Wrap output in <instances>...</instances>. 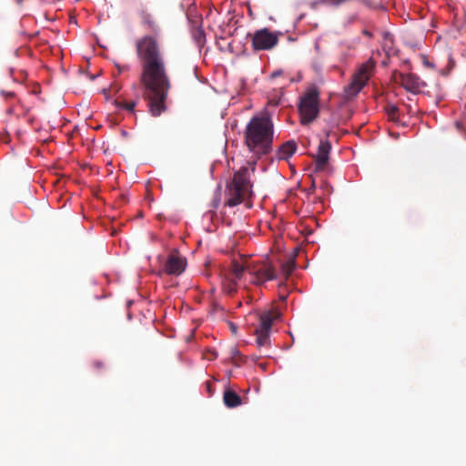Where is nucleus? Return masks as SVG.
<instances>
[{
    "label": "nucleus",
    "instance_id": "f257e3e1",
    "mask_svg": "<svg viewBox=\"0 0 466 466\" xmlns=\"http://www.w3.org/2000/svg\"><path fill=\"white\" fill-rule=\"evenodd\" d=\"M136 53L141 65L140 83L143 96L154 116L166 111V101L171 87L166 62L155 35H144L136 42Z\"/></svg>",
    "mask_w": 466,
    "mask_h": 466
},
{
    "label": "nucleus",
    "instance_id": "f03ea898",
    "mask_svg": "<svg viewBox=\"0 0 466 466\" xmlns=\"http://www.w3.org/2000/svg\"><path fill=\"white\" fill-rule=\"evenodd\" d=\"M274 127L268 116H254L245 130V142L258 157L272 150Z\"/></svg>",
    "mask_w": 466,
    "mask_h": 466
},
{
    "label": "nucleus",
    "instance_id": "7ed1b4c3",
    "mask_svg": "<svg viewBox=\"0 0 466 466\" xmlns=\"http://www.w3.org/2000/svg\"><path fill=\"white\" fill-rule=\"evenodd\" d=\"M256 164V160L248 161L246 166L234 173L231 182L226 187V206L236 207L251 198L253 192L250 174L255 172Z\"/></svg>",
    "mask_w": 466,
    "mask_h": 466
},
{
    "label": "nucleus",
    "instance_id": "20e7f679",
    "mask_svg": "<svg viewBox=\"0 0 466 466\" xmlns=\"http://www.w3.org/2000/svg\"><path fill=\"white\" fill-rule=\"evenodd\" d=\"M298 110L301 125L312 123L319 114V90L316 86H309L299 97Z\"/></svg>",
    "mask_w": 466,
    "mask_h": 466
},
{
    "label": "nucleus",
    "instance_id": "39448f33",
    "mask_svg": "<svg viewBox=\"0 0 466 466\" xmlns=\"http://www.w3.org/2000/svg\"><path fill=\"white\" fill-rule=\"evenodd\" d=\"M375 67L376 61L373 58H370L360 66L353 75L350 84L345 87L348 97H353L360 92L373 75Z\"/></svg>",
    "mask_w": 466,
    "mask_h": 466
},
{
    "label": "nucleus",
    "instance_id": "423d86ee",
    "mask_svg": "<svg viewBox=\"0 0 466 466\" xmlns=\"http://www.w3.org/2000/svg\"><path fill=\"white\" fill-rule=\"evenodd\" d=\"M248 268L252 276L251 282L256 285H260L277 278V271L268 259L248 265Z\"/></svg>",
    "mask_w": 466,
    "mask_h": 466
},
{
    "label": "nucleus",
    "instance_id": "0eeeda50",
    "mask_svg": "<svg viewBox=\"0 0 466 466\" xmlns=\"http://www.w3.org/2000/svg\"><path fill=\"white\" fill-rule=\"evenodd\" d=\"M279 38L268 28L257 30L252 35V47L256 51L269 50L278 44Z\"/></svg>",
    "mask_w": 466,
    "mask_h": 466
},
{
    "label": "nucleus",
    "instance_id": "6e6552de",
    "mask_svg": "<svg viewBox=\"0 0 466 466\" xmlns=\"http://www.w3.org/2000/svg\"><path fill=\"white\" fill-rule=\"evenodd\" d=\"M187 266L186 258L181 256L177 250H173L167 256L164 265V271L167 275L178 276L184 272Z\"/></svg>",
    "mask_w": 466,
    "mask_h": 466
},
{
    "label": "nucleus",
    "instance_id": "1a4fd4ad",
    "mask_svg": "<svg viewBox=\"0 0 466 466\" xmlns=\"http://www.w3.org/2000/svg\"><path fill=\"white\" fill-rule=\"evenodd\" d=\"M401 86L409 92L418 94L422 91V88L426 86V83L422 81L417 75L400 74V75Z\"/></svg>",
    "mask_w": 466,
    "mask_h": 466
},
{
    "label": "nucleus",
    "instance_id": "9d476101",
    "mask_svg": "<svg viewBox=\"0 0 466 466\" xmlns=\"http://www.w3.org/2000/svg\"><path fill=\"white\" fill-rule=\"evenodd\" d=\"M331 150L330 142L326 140H320V143L318 147V152L314 156L315 160V169L318 172L323 171L328 164L329 152Z\"/></svg>",
    "mask_w": 466,
    "mask_h": 466
},
{
    "label": "nucleus",
    "instance_id": "9b49d317",
    "mask_svg": "<svg viewBox=\"0 0 466 466\" xmlns=\"http://www.w3.org/2000/svg\"><path fill=\"white\" fill-rule=\"evenodd\" d=\"M277 318L278 313L273 314L270 311L260 314L259 324L255 330L259 332L270 333L273 321Z\"/></svg>",
    "mask_w": 466,
    "mask_h": 466
},
{
    "label": "nucleus",
    "instance_id": "f8f14e48",
    "mask_svg": "<svg viewBox=\"0 0 466 466\" xmlns=\"http://www.w3.org/2000/svg\"><path fill=\"white\" fill-rule=\"evenodd\" d=\"M297 150V144L294 140H289L282 144L276 152L279 160H287L294 155Z\"/></svg>",
    "mask_w": 466,
    "mask_h": 466
},
{
    "label": "nucleus",
    "instance_id": "ddd939ff",
    "mask_svg": "<svg viewBox=\"0 0 466 466\" xmlns=\"http://www.w3.org/2000/svg\"><path fill=\"white\" fill-rule=\"evenodd\" d=\"M223 402L228 408H236L242 403L241 397L233 390L226 389L223 392Z\"/></svg>",
    "mask_w": 466,
    "mask_h": 466
},
{
    "label": "nucleus",
    "instance_id": "4468645a",
    "mask_svg": "<svg viewBox=\"0 0 466 466\" xmlns=\"http://www.w3.org/2000/svg\"><path fill=\"white\" fill-rule=\"evenodd\" d=\"M245 270H248V266L244 267L237 261L231 263V273L235 279H240Z\"/></svg>",
    "mask_w": 466,
    "mask_h": 466
},
{
    "label": "nucleus",
    "instance_id": "2eb2a0df",
    "mask_svg": "<svg viewBox=\"0 0 466 466\" xmlns=\"http://www.w3.org/2000/svg\"><path fill=\"white\" fill-rule=\"evenodd\" d=\"M257 336V343L258 347H268L270 344L269 333L259 332L255 330Z\"/></svg>",
    "mask_w": 466,
    "mask_h": 466
},
{
    "label": "nucleus",
    "instance_id": "dca6fc26",
    "mask_svg": "<svg viewBox=\"0 0 466 466\" xmlns=\"http://www.w3.org/2000/svg\"><path fill=\"white\" fill-rule=\"evenodd\" d=\"M192 35L198 46L201 48L206 42V35L204 31L201 29H196L193 31Z\"/></svg>",
    "mask_w": 466,
    "mask_h": 466
},
{
    "label": "nucleus",
    "instance_id": "f3484780",
    "mask_svg": "<svg viewBox=\"0 0 466 466\" xmlns=\"http://www.w3.org/2000/svg\"><path fill=\"white\" fill-rule=\"evenodd\" d=\"M118 108L126 109L128 112H134L137 106V100L127 102V101H116Z\"/></svg>",
    "mask_w": 466,
    "mask_h": 466
},
{
    "label": "nucleus",
    "instance_id": "a211bd4d",
    "mask_svg": "<svg viewBox=\"0 0 466 466\" xmlns=\"http://www.w3.org/2000/svg\"><path fill=\"white\" fill-rule=\"evenodd\" d=\"M143 25H146L149 30H152L155 33H157L158 30V27H157L156 22L148 15H144Z\"/></svg>",
    "mask_w": 466,
    "mask_h": 466
},
{
    "label": "nucleus",
    "instance_id": "6ab92c4d",
    "mask_svg": "<svg viewBox=\"0 0 466 466\" xmlns=\"http://www.w3.org/2000/svg\"><path fill=\"white\" fill-rule=\"evenodd\" d=\"M385 109H386V113H387L388 116L390 118V120L397 122L398 121L397 114H398L399 108L395 105H388Z\"/></svg>",
    "mask_w": 466,
    "mask_h": 466
},
{
    "label": "nucleus",
    "instance_id": "aec40b11",
    "mask_svg": "<svg viewBox=\"0 0 466 466\" xmlns=\"http://www.w3.org/2000/svg\"><path fill=\"white\" fill-rule=\"evenodd\" d=\"M295 268V261L294 260H288L282 265V271L286 275V278H288L292 271Z\"/></svg>",
    "mask_w": 466,
    "mask_h": 466
},
{
    "label": "nucleus",
    "instance_id": "412c9836",
    "mask_svg": "<svg viewBox=\"0 0 466 466\" xmlns=\"http://www.w3.org/2000/svg\"><path fill=\"white\" fill-rule=\"evenodd\" d=\"M382 36L385 41V44H384L385 46H389L390 45H391L393 43V36L390 33L383 32Z\"/></svg>",
    "mask_w": 466,
    "mask_h": 466
},
{
    "label": "nucleus",
    "instance_id": "4be33fe9",
    "mask_svg": "<svg viewBox=\"0 0 466 466\" xmlns=\"http://www.w3.org/2000/svg\"><path fill=\"white\" fill-rule=\"evenodd\" d=\"M0 94L5 100L13 99L16 96L15 93L13 91L1 90Z\"/></svg>",
    "mask_w": 466,
    "mask_h": 466
},
{
    "label": "nucleus",
    "instance_id": "5701e85b",
    "mask_svg": "<svg viewBox=\"0 0 466 466\" xmlns=\"http://www.w3.org/2000/svg\"><path fill=\"white\" fill-rule=\"evenodd\" d=\"M93 367L96 370H103L105 368V363L102 360H95L93 362Z\"/></svg>",
    "mask_w": 466,
    "mask_h": 466
},
{
    "label": "nucleus",
    "instance_id": "b1692460",
    "mask_svg": "<svg viewBox=\"0 0 466 466\" xmlns=\"http://www.w3.org/2000/svg\"><path fill=\"white\" fill-rule=\"evenodd\" d=\"M231 358L236 361L237 357L241 358V355L237 348H232L230 350Z\"/></svg>",
    "mask_w": 466,
    "mask_h": 466
},
{
    "label": "nucleus",
    "instance_id": "393cba45",
    "mask_svg": "<svg viewBox=\"0 0 466 466\" xmlns=\"http://www.w3.org/2000/svg\"><path fill=\"white\" fill-rule=\"evenodd\" d=\"M284 289V285L279 286V299L283 301L287 299L288 295L282 290Z\"/></svg>",
    "mask_w": 466,
    "mask_h": 466
},
{
    "label": "nucleus",
    "instance_id": "a878e982",
    "mask_svg": "<svg viewBox=\"0 0 466 466\" xmlns=\"http://www.w3.org/2000/svg\"><path fill=\"white\" fill-rule=\"evenodd\" d=\"M206 359L211 360L217 358V353L214 350L208 351V353L205 356Z\"/></svg>",
    "mask_w": 466,
    "mask_h": 466
},
{
    "label": "nucleus",
    "instance_id": "bb28decb",
    "mask_svg": "<svg viewBox=\"0 0 466 466\" xmlns=\"http://www.w3.org/2000/svg\"><path fill=\"white\" fill-rule=\"evenodd\" d=\"M423 64L428 67H434L433 64L431 63L426 57L423 59Z\"/></svg>",
    "mask_w": 466,
    "mask_h": 466
},
{
    "label": "nucleus",
    "instance_id": "cd10ccee",
    "mask_svg": "<svg viewBox=\"0 0 466 466\" xmlns=\"http://www.w3.org/2000/svg\"><path fill=\"white\" fill-rule=\"evenodd\" d=\"M362 33H363L364 35H366V36H368L370 38H371L373 36L372 33L370 32L369 30L365 29V30L362 31Z\"/></svg>",
    "mask_w": 466,
    "mask_h": 466
},
{
    "label": "nucleus",
    "instance_id": "c85d7f7f",
    "mask_svg": "<svg viewBox=\"0 0 466 466\" xmlns=\"http://www.w3.org/2000/svg\"><path fill=\"white\" fill-rule=\"evenodd\" d=\"M117 67H118V71H119V73H121V72H122V71H124V70L128 69V66H117Z\"/></svg>",
    "mask_w": 466,
    "mask_h": 466
},
{
    "label": "nucleus",
    "instance_id": "c756f323",
    "mask_svg": "<svg viewBox=\"0 0 466 466\" xmlns=\"http://www.w3.org/2000/svg\"><path fill=\"white\" fill-rule=\"evenodd\" d=\"M329 136H330V131H328V132L326 133V137H327V138H328Z\"/></svg>",
    "mask_w": 466,
    "mask_h": 466
},
{
    "label": "nucleus",
    "instance_id": "7c9ffc66",
    "mask_svg": "<svg viewBox=\"0 0 466 466\" xmlns=\"http://www.w3.org/2000/svg\"><path fill=\"white\" fill-rule=\"evenodd\" d=\"M18 53H19V49H16V50L15 51V56H18Z\"/></svg>",
    "mask_w": 466,
    "mask_h": 466
},
{
    "label": "nucleus",
    "instance_id": "2f4dec72",
    "mask_svg": "<svg viewBox=\"0 0 466 466\" xmlns=\"http://www.w3.org/2000/svg\"><path fill=\"white\" fill-rule=\"evenodd\" d=\"M22 0H18V2H21Z\"/></svg>",
    "mask_w": 466,
    "mask_h": 466
}]
</instances>
